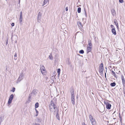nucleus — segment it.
Returning a JSON list of instances; mask_svg holds the SVG:
<instances>
[{"label":"nucleus","mask_w":125,"mask_h":125,"mask_svg":"<svg viewBox=\"0 0 125 125\" xmlns=\"http://www.w3.org/2000/svg\"><path fill=\"white\" fill-rule=\"evenodd\" d=\"M49 106L51 111H53V109H54V112H55L57 110V108L56 105L52 101H51V104L49 105Z\"/></svg>","instance_id":"obj_1"},{"label":"nucleus","mask_w":125,"mask_h":125,"mask_svg":"<svg viewBox=\"0 0 125 125\" xmlns=\"http://www.w3.org/2000/svg\"><path fill=\"white\" fill-rule=\"evenodd\" d=\"M89 118L92 125H95L96 122L95 119L93 118L92 115H90Z\"/></svg>","instance_id":"obj_2"},{"label":"nucleus","mask_w":125,"mask_h":125,"mask_svg":"<svg viewBox=\"0 0 125 125\" xmlns=\"http://www.w3.org/2000/svg\"><path fill=\"white\" fill-rule=\"evenodd\" d=\"M24 76L22 73H21L20 75V76L17 81V83H18L22 80Z\"/></svg>","instance_id":"obj_3"},{"label":"nucleus","mask_w":125,"mask_h":125,"mask_svg":"<svg viewBox=\"0 0 125 125\" xmlns=\"http://www.w3.org/2000/svg\"><path fill=\"white\" fill-rule=\"evenodd\" d=\"M14 97V95L13 94H11L10 97L8 102V104L9 105H10V103L11 102V101L13 99V98Z\"/></svg>","instance_id":"obj_4"},{"label":"nucleus","mask_w":125,"mask_h":125,"mask_svg":"<svg viewBox=\"0 0 125 125\" xmlns=\"http://www.w3.org/2000/svg\"><path fill=\"white\" fill-rule=\"evenodd\" d=\"M103 63H101L100 65L99 72L100 73H103Z\"/></svg>","instance_id":"obj_5"},{"label":"nucleus","mask_w":125,"mask_h":125,"mask_svg":"<svg viewBox=\"0 0 125 125\" xmlns=\"http://www.w3.org/2000/svg\"><path fill=\"white\" fill-rule=\"evenodd\" d=\"M42 13L40 12H39L38 14L37 17L38 22H40L41 21V16Z\"/></svg>","instance_id":"obj_6"},{"label":"nucleus","mask_w":125,"mask_h":125,"mask_svg":"<svg viewBox=\"0 0 125 125\" xmlns=\"http://www.w3.org/2000/svg\"><path fill=\"white\" fill-rule=\"evenodd\" d=\"M104 104L106 105V107L108 109H110L111 107V104L108 102H104Z\"/></svg>","instance_id":"obj_7"},{"label":"nucleus","mask_w":125,"mask_h":125,"mask_svg":"<svg viewBox=\"0 0 125 125\" xmlns=\"http://www.w3.org/2000/svg\"><path fill=\"white\" fill-rule=\"evenodd\" d=\"M40 69L41 70L42 73V74H44V73L45 71V69L44 66L43 65H42L41 66Z\"/></svg>","instance_id":"obj_8"},{"label":"nucleus","mask_w":125,"mask_h":125,"mask_svg":"<svg viewBox=\"0 0 125 125\" xmlns=\"http://www.w3.org/2000/svg\"><path fill=\"white\" fill-rule=\"evenodd\" d=\"M71 93V98H74V93L73 89L72 88L70 90Z\"/></svg>","instance_id":"obj_9"},{"label":"nucleus","mask_w":125,"mask_h":125,"mask_svg":"<svg viewBox=\"0 0 125 125\" xmlns=\"http://www.w3.org/2000/svg\"><path fill=\"white\" fill-rule=\"evenodd\" d=\"M121 78L122 80V82L123 86L125 88V80L123 75H121Z\"/></svg>","instance_id":"obj_10"},{"label":"nucleus","mask_w":125,"mask_h":125,"mask_svg":"<svg viewBox=\"0 0 125 125\" xmlns=\"http://www.w3.org/2000/svg\"><path fill=\"white\" fill-rule=\"evenodd\" d=\"M38 91L36 90H34L30 94L32 96H34L37 94Z\"/></svg>","instance_id":"obj_11"},{"label":"nucleus","mask_w":125,"mask_h":125,"mask_svg":"<svg viewBox=\"0 0 125 125\" xmlns=\"http://www.w3.org/2000/svg\"><path fill=\"white\" fill-rule=\"evenodd\" d=\"M115 28H114L112 29L111 30V31L113 33L114 35H116V32L115 30Z\"/></svg>","instance_id":"obj_12"},{"label":"nucleus","mask_w":125,"mask_h":125,"mask_svg":"<svg viewBox=\"0 0 125 125\" xmlns=\"http://www.w3.org/2000/svg\"><path fill=\"white\" fill-rule=\"evenodd\" d=\"M91 47H87V53H88L89 52H91Z\"/></svg>","instance_id":"obj_13"},{"label":"nucleus","mask_w":125,"mask_h":125,"mask_svg":"<svg viewBox=\"0 0 125 125\" xmlns=\"http://www.w3.org/2000/svg\"><path fill=\"white\" fill-rule=\"evenodd\" d=\"M49 58L51 60H52L53 59V57L52 56V53H51L50 54V55L49 56Z\"/></svg>","instance_id":"obj_14"},{"label":"nucleus","mask_w":125,"mask_h":125,"mask_svg":"<svg viewBox=\"0 0 125 125\" xmlns=\"http://www.w3.org/2000/svg\"><path fill=\"white\" fill-rule=\"evenodd\" d=\"M77 24L78 26L80 28H81L83 27L81 23V22H78L77 23Z\"/></svg>","instance_id":"obj_15"},{"label":"nucleus","mask_w":125,"mask_h":125,"mask_svg":"<svg viewBox=\"0 0 125 125\" xmlns=\"http://www.w3.org/2000/svg\"><path fill=\"white\" fill-rule=\"evenodd\" d=\"M114 22L117 28H118V23L117 22V20L116 19L114 20Z\"/></svg>","instance_id":"obj_16"},{"label":"nucleus","mask_w":125,"mask_h":125,"mask_svg":"<svg viewBox=\"0 0 125 125\" xmlns=\"http://www.w3.org/2000/svg\"><path fill=\"white\" fill-rule=\"evenodd\" d=\"M71 101L72 104L73 105H74L75 104L74 98H71Z\"/></svg>","instance_id":"obj_17"},{"label":"nucleus","mask_w":125,"mask_h":125,"mask_svg":"<svg viewBox=\"0 0 125 125\" xmlns=\"http://www.w3.org/2000/svg\"><path fill=\"white\" fill-rule=\"evenodd\" d=\"M110 86L112 87L115 86L116 85V83L115 82H113L111 83L110 84Z\"/></svg>","instance_id":"obj_18"},{"label":"nucleus","mask_w":125,"mask_h":125,"mask_svg":"<svg viewBox=\"0 0 125 125\" xmlns=\"http://www.w3.org/2000/svg\"><path fill=\"white\" fill-rule=\"evenodd\" d=\"M31 94H29V97L28 98V101H27V102L28 103H29L30 102V100L31 98Z\"/></svg>","instance_id":"obj_19"},{"label":"nucleus","mask_w":125,"mask_h":125,"mask_svg":"<svg viewBox=\"0 0 125 125\" xmlns=\"http://www.w3.org/2000/svg\"><path fill=\"white\" fill-rule=\"evenodd\" d=\"M56 118L58 120H60V118L59 116V114L58 113H57L56 115Z\"/></svg>","instance_id":"obj_20"},{"label":"nucleus","mask_w":125,"mask_h":125,"mask_svg":"<svg viewBox=\"0 0 125 125\" xmlns=\"http://www.w3.org/2000/svg\"><path fill=\"white\" fill-rule=\"evenodd\" d=\"M39 107V103H36L35 104V108H36Z\"/></svg>","instance_id":"obj_21"},{"label":"nucleus","mask_w":125,"mask_h":125,"mask_svg":"<svg viewBox=\"0 0 125 125\" xmlns=\"http://www.w3.org/2000/svg\"><path fill=\"white\" fill-rule=\"evenodd\" d=\"M22 18H21V17H20L19 19L20 24L21 25L22 24V23L21 22L22 21Z\"/></svg>","instance_id":"obj_22"},{"label":"nucleus","mask_w":125,"mask_h":125,"mask_svg":"<svg viewBox=\"0 0 125 125\" xmlns=\"http://www.w3.org/2000/svg\"><path fill=\"white\" fill-rule=\"evenodd\" d=\"M88 45H89V47H91L92 46V44L91 42V41L90 40L88 41Z\"/></svg>","instance_id":"obj_23"},{"label":"nucleus","mask_w":125,"mask_h":125,"mask_svg":"<svg viewBox=\"0 0 125 125\" xmlns=\"http://www.w3.org/2000/svg\"><path fill=\"white\" fill-rule=\"evenodd\" d=\"M48 2H49L48 0H44L43 2L44 5L47 3Z\"/></svg>","instance_id":"obj_24"},{"label":"nucleus","mask_w":125,"mask_h":125,"mask_svg":"<svg viewBox=\"0 0 125 125\" xmlns=\"http://www.w3.org/2000/svg\"><path fill=\"white\" fill-rule=\"evenodd\" d=\"M77 12L78 13H80L81 12V8L79 7L77 9Z\"/></svg>","instance_id":"obj_25"},{"label":"nucleus","mask_w":125,"mask_h":125,"mask_svg":"<svg viewBox=\"0 0 125 125\" xmlns=\"http://www.w3.org/2000/svg\"><path fill=\"white\" fill-rule=\"evenodd\" d=\"M79 53L81 54H83L84 53V51L83 50H81L79 51Z\"/></svg>","instance_id":"obj_26"},{"label":"nucleus","mask_w":125,"mask_h":125,"mask_svg":"<svg viewBox=\"0 0 125 125\" xmlns=\"http://www.w3.org/2000/svg\"><path fill=\"white\" fill-rule=\"evenodd\" d=\"M32 125H40L39 124L36 123H33Z\"/></svg>","instance_id":"obj_27"},{"label":"nucleus","mask_w":125,"mask_h":125,"mask_svg":"<svg viewBox=\"0 0 125 125\" xmlns=\"http://www.w3.org/2000/svg\"><path fill=\"white\" fill-rule=\"evenodd\" d=\"M22 11H21L20 12V17H21V18H22Z\"/></svg>","instance_id":"obj_28"},{"label":"nucleus","mask_w":125,"mask_h":125,"mask_svg":"<svg viewBox=\"0 0 125 125\" xmlns=\"http://www.w3.org/2000/svg\"><path fill=\"white\" fill-rule=\"evenodd\" d=\"M15 88L14 87H13V88L11 90V91L13 92H14L15 91Z\"/></svg>","instance_id":"obj_29"},{"label":"nucleus","mask_w":125,"mask_h":125,"mask_svg":"<svg viewBox=\"0 0 125 125\" xmlns=\"http://www.w3.org/2000/svg\"><path fill=\"white\" fill-rule=\"evenodd\" d=\"M61 70L60 68H59L58 69V70L57 71V73H60Z\"/></svg>","instance_id":"obj_30"},{"label":"nucleus","mask_w":125,"mask_h":125,"mask_svg":"<svg viewBox=\"0 0 125 125\" xmlns=\"http://www.w3.org/2000/svg\"><path fill=\"white\" fill-rule=\"evenodd\" d=\"M112 75H113L116 78V75L115 73L114 74H112Z\"/></svg>","instance_id":"obj_31"},{"label":"nucleus","mask_w":125,"mask_h":125,"mask_svg":"<svg viewBox=\"0 0 125 125\" xmlns=\"http://www.w3.org/2000/svg\"><path fill=\"white\" fill-rule=\"evenodd\" d=\"M119 1L120 3H122L123 2V0H119Z\"/></svg>","instance_id":"obj_32"},{"label":"nucleus","mask_w":125,"mask_h":125,"mask_svg":"<svg viewBox=\"0 0 125 125\" xmlns=\"http://www.w3.org/2000/svg\"><path fill=\"white\" fill-rule=\"evenodd\" d=\"M111 27L112 28V29H113L114 28H115V27H114V26L112 25H111Z\"/></svg>","instance_id":"obj_33"},{"label":"nucleus","mask_w":125,"mask_h":125,"mask_svg":"<svg viewBox=\"0 0 125 125\" xmlns=\"http://www.w3.org/2000/svg\"><path fill=\"white\" fill-rule=\"evenodd\" d=\"M11 25L13 27L14 25V23H12L11 24Z\"/></svg>","instance_id":"obj_34"},{"label":"nucleus","mask_w":125,"mask_h":125,"mask_svg":"<svg viewBox=\"0 0 125 125\" xmlns=\"http://www.w3.org/2000/svg\"><path fill=\"white\" fill-rule=\"evenodd\" d=\"M123 92L124 94H125V88H123Z\"/></svg>","instance_id":"obj_35"},{"label":"nucleus","mask_w":125,"mask_h":125,"mask_svg":"<svg viewBox=\"0 0 125 125\" xmlns=\"http://www.w3.org/2000/svg\"><path fill=\"white\" fill-rule=\"evenodd\" d=\"M35 110L36 114H38V112L36 108L35 109Z\"/></svg>","instance_id":"obj_36"},{"label":"nucleus","mask_w":125,"mask_h":125,"mask_svg":"<svg viewBox=\"0 0 125 125\" xmlns=\"http://www.w3.org/2000/svg\"><path fill=\"white\" fill-rule=\"evenodd\" d=\"M84 11L85 12L84 13L85 14V15H86V10H85V8L84 9Z\"/></svg>","instance_id":"obj_37"},{"label":"nucleus","mask_w":125,"mask_h":125,"mask_svg":"<svg viewBox=\"0 0 125 125\" xmlns=\"http://www.w3.org/2000/svg\"><path fill=\"white\" fill-rule=\"evenodd\" d=\"M68 7H66L65 8V10L66 11H68Z\"/></svg>","instance_id":"obj_38"},{"label":"nucleus","mask_w":125,"mask_h":125,"mask_svg":"<svg viewBox=\"0 0 125 125\" xmlns=\"http://www.w3.org/2000/svg\"><path fill=\"white\" fill-rule=\"evenodd\" d=\"M17 55L16 53L14 54V57H17Z\"/></svg>","instance_id":"obj_39"},{"label":"nucleus","mask_w":125,"mask_h":125,"mask_svg":"<svg viewBox=\"0 0 125 125\" xmlns=\"http://www.w3.org/2000/svg\"><path fill=\"white\" fill-rule=\"evenodd\" d=\"M111 72L112 73V74H114V73H115V72H114L112 70V71H111Z\"/></svg>","instance_id":"obj_40"},{"label":"nucleus","mask_w":125,"mask_h":125,"mask_svg":"<svg viewBox=\"0 0 125 125\" xmlns=\"http://www.w3.org/2000/svg\"><path fill=\"white\" fill-rule=\"evenodd\" d=\"M8 43V40H7L6 41V45H7Z\"/></svg>","instance_id":"obj_41"},{"label":"nucleus","mask_w":125,"mask_h":125,"mask_svg":"<svg viewBox=\"0 0 125 125\" xmlns=\"http://www.w3.org/2000/svg\"><path fill=\"white\" fill-rule=\"evenodd\" d=\"M82 125H86L84 123H83Z\"/></svg>","instance_id":"obj_42"},{"label":"nucleus","mask_w":125,"mask_h":125,"mask_svg":"<svg viewBox=\"0 0 125 125\" xmlns=\"http://www.w3.org/2000/svg\"><path fill=\"white\" fill-rule=\"evenodd\" d=\"M120 120L121 122V121H122V119L121 118V119H120Z\"/></svg>","instance_id":"obj_43"},{"label":"nucleus","mask_w":125,"mask_h":125,"mask_svg":"<svg viewBox=\"0 0 125 125\" xmlns=\"http://www.w3.org/2000/svg\"><path fill=\"white\" fill-rule=\"evenodd\" d=\"M38 115V114H37L36 115V116H37Z\"/></svg>","instance_id":"obj_44"},{"label":"nucleus","mask_w":125,"mask_h":125,"mask_svg":"<svg viewBox=\"0 0 125 125\" xmlns=\"http://www.w3.org/2000/svg\"><path fill=\"white\" fill-rule=\"evenodd\" d=\"M14 60H17V58H14Z\"/></svg>","instance_id":"obj_45"},{"label":"nucleus","mask_w":125,"mask_h":125,"mask_svg":"<svg viewBox=\"0 0 125 125\" xmlns=\"http://www.w3.org/2000/svg\"><path fill=\"white\" fill-rule=\"evenodd\" d=\"M115 13V11H114V12H113L112 13V14H113V15H114V14H113V13Z\"/></svg>","instance_id":"obj_46"},{"label":"nucleus","mask_w":125,"mask_h":125,"mask_svg":"<svg viewBox=\"0 0 125 125\" xmlns=\"http://www.w3.org/2000/svg\"><path fill=\"white\" fill-rule=\"evenodd\" d=\"M105 77H106V73H105Z\"/></svg>","instance_id":"obj_47"},{"label":"nucleus","mask_w":125,"mask_h":125,"mask_svg":"<svg viewBox=\"0 0 125 125\" xmlns=\"http://www.w3.org/2000/svg\"><path fill=\"white\" fill-rule=\"evenodd\" d=\"M60 73H58V76H59L60 74Z\"/></svg>","instance_id":"obj_48"},{"label":"nucleus","mask_w":125,"mask_h":125,"mask_svg":"<svg viewBox=\"0 0 125 125\" xmlns=\"http://www.w3.org/2000/svg\"><path fill=\"white\" fill-rule=\"evenodd\" d=\"M119 117L120 119H121V118L120 116H119Z\"/></svg>","instance_id":"obj_49"},{"label":"nucleus","mask_w":125,"mask_h":125,"mask_svg":"<svg viewBox=\"0 0 125 125\" xmlns=\"http://www.w3.org/2000/svg\"><path fill=\"white\" fill-rule=\"evenodd\" d=\"M55 73V72H54V73H53L54 74Z\"/></svg>","instance_id":"obj_50"},{"label":"nucleus","mask_w":125,"mask_h":125,"mask_svg":"<svg viewBox=\"0 0 125 125\" xmlns=\"http://www.w3.org/2000/svg\"><path fill=\"white\" fill-rule=\"evenodd\" d=\"M111 125V124H109V125Z\"/></svg>","instance_id":"obj_51"},{"label":"nucleus","mask_w":125,"mask_h":125,"mask_svg":"<svg viewBox=\"0 0 125 125\" xmlns=\"http://www.w3.org/2000/svg\"><path fill=\"white\" fill-rule=\"evenodd\" d=\"M52 81H53L52 83L53 82H54V80H53Z\"/></svg>","instance_id":"obj_52"},{"label":"nucleus","mask_w":125,"mask_h":125,"mask_svg":"<svg viewBox=\"0 0 125 125\" xmlns=\"http://www.w3.org/2000/svg\"><path fill=\"white\" fill-rule=\"evenodd\" d=\"M103 112V111H102V112Z\"/></svg>","instance_id":"obj_53"}]
</instances>
